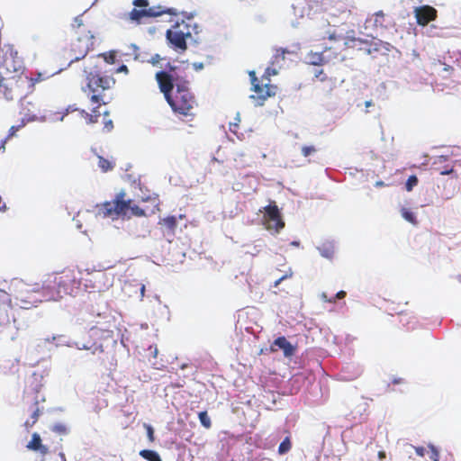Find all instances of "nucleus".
I'll return each instance as SVG.
<instances>
[{
  "mask_svg": "<svg viewBox=\"0 0 461 461\" xmlns=\"http://www.w3.org/2000/svg\"><path fill=\"white\" fill-rule=\"evenodd\" d=\"M52 430L59 435H66L68 433V429L66 425L62 423L55 424L52 427Z\"/></svg>",
  "mask_w": 461,
  "mask_h": 461,
  "instance_id": "nucleus-35",
  "label": "nucleus"
},
{
  "mask_svg": "<svg viewBox=\"0 0 461 461\" xmlns=\"http://www.w3.org/2000/svg\"><path fill=\"white\" fill-rule=\"evenodd\" d=\"M316 151H317V149L314 146H312V145L303 146L302 148V154L305 158L314 154Z\"/></svg>",
  "mask_w": 461,
  "mask_h": 461,
  "instance_id": "nucleus-34",
  "label": "nucleus"
},
{
  "mask_svg": "<svg viewBox=\"0 0 461 461\" xmlns=\"http://www.w3.org/2000/svg\"><path fill=\"white\" fill-rule=\"evenodd\" d=\"M144 17H149L148 16V12H147V8H142V9H137V8H133L130 13H129V19L136 23H140L141 20L144 18Z\"/></svg>",
  "mask_w": 461,
  "mask_h": 461,
  "instance_id": "nucleus-22",
  "label": "nucleus"
},
{
  "mask_svg": "<svg viewBox=\"0 0 461 461\" xmlns=\"http://www.w3.org/2000/svg\"><path fill=\"white\" fill-rule=\"evenodd\" d=\"M339 51H333L332 55L311 51L307 54V63L313 66H322L339 59Z\"/></svg>",
  "mask_w": 461,
  "mask_h": 461,
  "instance_id": "nucleus-14",
  "label": "nucleus"
},
{
  "mask_svg": "<svg viewBox=\"0 0 461 461\" xmlns=\"http://www.w3.org/2000/svg\"><path fill=\"white\" fill-rule=\"evenodd\" d=\"M364 105H365V107H366V108H368V107H370V106H373V105H374V103H373V101H372V100L366 101V102H364Z\"/></svg>",
  "mask_w": 461,
  "mask_h": 461,
  "instance_id": "nucleus-55",
  "label": "nucleus"
},
{
  "mask_svg": "<svg viewBox=\"0 0 461 461\" xmlns=\"http://www.w3.org/2000/svg\"><path fill=\"white\" fill-rule=\"evenodd\" d=\"M75 38L64 50V58L69 63L84 59L95 43V35L89 25L85 24L82 15L77 16L72 23Z\"/></svg>",
  "mask_w": 461,
  "mask_h": 461,
  "instance_id": "nucleus-2",
  "label": "nucleus"
},
{
  "mask_svg": "<svg viewBox=\"0 0 461 461\" xmlns=\"http://www.w3.org/2000/svg\"><path fill=\"white\" fill-rule=\"evenodd\" d=\"M51 277L50 283L58 286L63 295L71 294L79 285L77 273L73 268H65Z\"/></svg>",
  "mask_w": 461,
  "mask_h": 461,
  "instance_id": "nucleus-9",
  "label": "nucleus"
},
{
  "mask_svg": "<svg viewBox=\"0 0 461 461\" xmlns=\"http://www.w3.org/2000/svg\"><path fill=\"white\" fill-rule=\"evenodd\" d=\"M417 23L426 26L429 22L435 21L438 16L437 10L430 5H422L414 9Z\"/></svg>",
  "mask_w": 461,
  "mask_h": 461,
  "instance_id": "nucleus-13",
  "label": "nucleus"
},
{
  "mask_svg": "<svg viewBox=\"0 0 461 461\" xmlns=\"http://www.w3.org/2000/svg\"><path fill=\"white\" fill-rule=\"evenodd\" d=\"M103 57L104 59V60L109 63V64H113L115 63V59H116V55H115V52L113 51H111L109 53H104L103 54Z\"/></svg>",
  "mask_w": 461,
  "mask_h": 461,
  "instance_id": "nucleus-37",
  "label": "nucleus"
},
{
  "mask_svg": "<svg viewBox=\"0 0 461 461\" xmlns=\"http://www.w3.org/2000/svg\"><path fill=\"white\" fill-rule=\"evenodd\" d=\"M144 426H145V428L147 429V435H148L149 440L150 442H153L155 440L153 428L150 425H149V424H145Z\"/></svg>",
  "mask_w": 461,
  "mask_h": 461,
  "instance_id": "nucleus-40",
  "label": "nucleus"
},
{
  "mask_svg": "<svg viewBox=\"0 0 461 461\" xmlns=\"http://www.w3.org/2000/svg\"><path fill=\"white\" fill-rule=\"evenodd\" d=\"M123 292L129 297H136L142 300L145 294V285L137 280L125 282L123 285Z\"/></svg>",
  "mask_w": 461,
  "mask_h": 461,
  "instance_id": "nucleus-16",
  "label": "nucleus"
},
{
  "mask_svg": "<svg viewBox=\"0 0 461 461\" xmlns=\"http://www.w3.org/2000/svg\"><path fill=\"white\" fill-rule=\"evenodd\" d=\"M194 67L195 69H202V68H203V63H194Z\"/></svg>",
  "mask_w": 461,
  "mask_h": 461,
  "instance_id": "nucleus-57",
  "label": "nucleus"
},
{
  "mask_svg": "<svg viewBox=\"0 0 461 461\" xmlns=\"http://www.w3.org/2000/svg\"><path fill=\"white\" fill-rule=\"evenodd\" d=\"M292 447V443L289 437H286L279 445L278 447V453L280 455H284L290 451Z\"/></svg>",
  "mask_w": 461,
  "mask_h": 461,
  "instance_id": "nucleus-26",
  "label": "nucleus"
},
{
  "mask_svg": "<svg viewBox=\"0 0 461 461\" xmlns=\"http://www.w3.org/2000/svg\"><path fill=\"white\" fill-rule=\"evenodd\" d=\"M155 78L167 102L175 113L188 115L196 105L194 95L189 87V81L178 75L176 68L169 62L164 70L156 73Z\"/></svg>",
  "mask_w": 461,
  "mask_h": 461,
  "instance_id": "nucleus-1",
  "label": "nucleus"
},
{
  "mask_svg": "<svg viewBox=\"0 0 461 461\" xmlns=\"http://www.w3.org/2000/svg\"><path fill=\"white\" fill-rule=\"evenodd\" d=\"M25 124L24 121L23 120L22 122V124L18 125V126H12L10 129H9V133H8V136L7 138H11L13 136L15 135V133L19 131V129L21 127H23V125Z\"/></svg>",
  "mask_w": 461,
  "mask_h": 461,
  "instance_id": "nucleus-41",
  "label": "nucleus"
},
{
  "mask_svg": "<svg viewBox=\"0 0 461 461\" xmlns=\"http://www.w3.org/2000/svg\"><path fill=\"white\" fill-rule=\"evenodd\" d=\"M198 418H199V420L201 422V424L205 428V429H210L212 427V421H211V419L207 413L206 411H201L198 413Z\"/></svg>",
  "mask_w": 461,
  "mask_h": 461,
  "instance_id": "nucleus-25",
  "label": "nucleus"
},
{
  "mask_svg": "<svg viewBox=\"0 0 461 461\" xmlns=\"http://www.w3.org/2000/svg\"><path fill=\"white\" fill-rule=\"evenodd\" d=\"M293 245H298V242L294 241Z\"/></svg>",
  "mask_w": 461,
  "mask_h": 461,
  "instance_id": "nucleus-63",
  "label": "nucleus"
},
{
  "mask_svg": "<svg viewBox=\"0 0 461 461\" xmlns=\"http://www.w3.org/2000/svg\"><path fill=\"white\" fill-rule=\"evenodd\" d=\"M192 36L190 23L182 21L176 22L171 29L167 31L166 37L169 43L176 50L185 51L187 49L186 40Z\"/></svg>",
  "mask_w": 461,
  "mask_h": 461,
  "instance_id": "nucleus-7",
  "label": "nucleus"
},
{
  "mask_svg": "<svg viewBox=\"0 0 461 461\" xmlns=\"http://www.w3.org/2000/svg\"><path fill=\"white\" fill-rule=\"evenodd\" d=\"M404 383V379L403 378H394L393 379L392 381V384H403Z\"/></svg>",
  "mask_w": 461,
  "mask_h": 461,
  "instance_id": "nucleus-53",
  "label": "nucleus"
},
{
  "mask_svg": "<svg viewBox=\"0 0 461 461\" xmlns=\"http://www.w3.org/2000/svg\"><path fill=\"white\" fill-rule=\"evenodd\" d=\"M52 277L50 276L48 280L45 282L46 285H43L41 287L39 285H36L38 291V297L41 298V303L43 301H58L63 297V294H61V292H59L58 286L53 285V283H50Z\"/></svg>",
  "mask_w": 461,
  "mask_h": 461,
  "instance_id": "nucleus-12",
  "label": "nucleus"
},
{
  "mask_svg": "<svg viewBox=\"0 0 461 461\" xmlns=\"http://www.w3.org/2000/svg\"><path fill=\"white\" fill-rule=\"evenodd\" d=\"M97 119H98V117L90 116V117H88L87 123L90 124V123L97 122Z\"/></svg>",
  "mask_w": 461,
  "mask_h": 461,
  "instance_id": "nucleus-54",
  "label": "nucleus"
},
{
  "mask_svg": "<svg viewBox=\"0 0 461 461\" xmlns=\"http://www.w3.org/2000/svg\"><path fill=\"white\" fill-rule=\"evenodd\" d=\"M264 210L262 221L265 228L271 232L279 233L285 228V221L278 206L273 202L267 205Z\"/></svg>",
  "mask_w": 461,
  "mask_h": 461,
  "instance_id": "nucleus-10",
  "label": "nucleus"
},
{
  "mask_svg": "<svg viewBox=\"0 0 461 461\" xmlns=\"http://www.w3.org/2000/svg\"><path fill=\"white\" fill-rule=\"evenodd\" d=\"M8 296H13L15 303L23 309H30L41 303L38 297L37 286L26 284L21 279L14 278L8 287Z\"/></svg>",
  "mask_w": 461,
  "mask_h": 461,
  "instance_id": "nucleus-5",
  "label": "nucleus"
},
{
  "mask_svg": "<svg viewBox=\"0 0 461 461\" xmlns=\"http://www.w3.org/2000/svg\"><path fill=\"white\" fill-rule=\"evenodd\" d=\"M26 447L30 450L40 452L43 456L49 452V448L41 443V438L36 432L32 434V439Z\"/></svg>",
  "mask_w": 461,
  "mask_h": 461,
  "instance_id": "nucleus-18",
  "label": "nucleus"
},
{
  "mask_svg": "<svg viewBox=\"0 0 461 461\" xmlns=\"http://www.w3.org/2000/svg\"><path fill=\"white\" fill-rule=\"evenodd\" d=\"M240 122V117H235L234 122H230V131L237 135L238 138H240V134L241 135L242 132H240L239 131V123Z\"/></svg>",
  "mask_w": 461,
  "mask_h": 461,
  "instance_id": "nucleus-32",
  "label": "nucleus"
},
{
  "mask_svg": "<svg viewBox=\"0 0 461 461\" xmlns=\"http://www.w3.org/2000/svg\"><path fill=\"white\" fill-rule=\"evenodd\" d=\"M17 82L14 78H5L0 80V95H2L6 100H13L14 96H17L16 93Z\"/></svg>",
  "mask_w": 461,
  "mask_h": 461,
  "instance_id": "nucleus-17",
  "label": "nucleus"
},
{
  "mask_svg": "<svg viewBox=\"0 0 461 461\" xmlns=\"http://www.w3.org/2000/svg\"><path fill=\"white\" fill-rule=\"evenodd\" d=\"M184 217H185V215H183V214H180V215L178 216V218H179L180 220H182Z\"/></svg>",
  "mask_w": 461,
  "mask_h": 461,
  "instance_id": "nucleus-62",
  "label": "nucleus"
},
{
  "mask_svg": "<svg viewBox=\"0 0 461 461\" xmlns=\"http://www.w3.org/2000/svg\"><path fill=\"white\" fill-rule=\"evenodd\" d=\"M377 456H378L379 459H384V458H385L386 454L384 451H379Z\"/></svg>",
  "mask_w": 461,
  "mask_h": 461,
  "instance_id": "nucleus-56",
  "label": "nucleus"
},
{
  "mask_svg": "<svg viewBox=\"0 0 461 461\" xmlns=\"http://www.w3.org/2000/svg\"><path fill=\"white\" fill-rule=\"evenodd\" d=\"M7 303H0V326H6L10 323L8 310L11 308V299L7 298Z\"/></svg>",
  "mask_w": 461,
  "mask_h": 461,
  "instance_id": "nucleus-20",
  "label": "nucleus"
},
{
  "mask_svg": "<svg viewBox=\"0 0 461 461\" xmlns=\"http://www.w3.org/2000/svg\"><path fill=\"white\" fill-rule=\"evenodd\" d=\"M158 224L164 226L169 232L174 233L177 226V218L176 216H167L160 219Z\"/></svg>",
  "mask_w": 461,
  "mask_h": 461,
  "instance_id": "nucleus-21",
  "label": "nucleus"
},
{
  "mask_svg": "<svg viewBox=\"0 0 461 461\" xmlns=\"http://www.w3.org/2000/svg\"><path fill=\"white\" fill-rule=\"evenodd\" d=\"M329 39H330V40H337V39H338V37L333 33V34H330V35L329 36Z\"/></svg>",
  "mask_w": 461,
  "mask_h": 461,
  "instance_id": "nucleus-58",
  "label": "nucleus"
},
{
  "mask_svg": "<svg viewBox=\"0 0 461 461\" xmlns=\"http://www.w3.org/2000/svg\"><path fill=\"white\" fill-rule=\"evenodd\" d=\"M154 202H155V207L158 210V203L157 202V199H154Z\"/></svg>",
  "mask_w": 461,
  "mask_h": 461,
  "instance_id": "nucleus-60",
  "label": "nucleus"
},
{
  "mask_svg": "<svg viewBox=\"0 0 461 461\" xmlns=\"http://www.w3.org/2000/svg\"><path fill=\"white\" fill-rule=\"evenodd\" d=\"M98 166L104 172H107L113 168V164L103 157H99Z\"/></svg>",
  "mask_w": 461,
  "mask_h": 461,
  "instance_id": "nucleus-27",
  "label": "nucleus"
},
{
  "mask_svg": "<svg viewBox=\"0 0 461 461\" xmlns=\"http://www.w3.org/2000/svg\"><path fill=\"white\" fill-rule=\"evenodd\" d=\"M429 449H430V456L429 457L433 460V461H438V449L432 446V445H429Z\"/></svg>",
  "mask_w": 461,
  "mask_h": 461,
  "instance_id": "nucleus-39",
  "label": "nucleus"
},
{
  "mask_svg": "<svg viewBox=\"0 0 461 461\" xmlns=\"http://www.w3.org/2000/svg\"><path fill=\"white\" fill-rule=\"evenodd\" d=\"M106 275L104 272L97 271L92 274H87L85 278V286L89 289V292L101 293L108 289L109 284Z\"/></svg>",
  "mask_w": 461,
  "mask_h": 461,
  "instance_id": "nucleus-11",
  "label": "nucleus"
},
{
  "mask_svg": "<svg viewBox=\"0 0 461 461\" xmlns=\"http://www.w3.org/2000/svg\"><path fill=\"white\" fill-rule=\"evenodd\" d=\"M5 78H4V77H2L0 76V80H5Z\"/></svg>",
  "mask_w": 461,
  "mask_h": 461,
  "instance_id": "nucleus-64",
  "label": "nucleus"
},
{
  "mask_svg": "<svg viewBox=\"0 0 461 461\" xmlns=\"http://www.w3.org/2000/svg\"><path fill=\"white\" fill-rule=\"evenodd\" d=\"M374 26L382 27L384 23V14L382 11H378L373 15Z\"/></svg>",
  "mask_w": 461,
  "mask_h": 461,
  "instance_id": "nucleus-28",
  "label": "nucleus"
},
{
  "mask_svg": "<svg viewBox=\"0 0 461 461\" xmlns=\"http://www.w3.org/2000/svg\"><path fill=\"white\" fill-rule=\"evenodd\" d=\"M147 12H148L149 17H157V16L162 15L164 14H176V13L175 12L174 9L165 8L160 5L151 6L149 8H147Z\"/></svg>",
  "mask_w": 461,
  "mask_h": 461,
  "instance_id": "nucleus-19",
  "label": "nucleus"
},
{
  "mask_svg": "<svg viewBox=\"0 0 461 461\" xmlns=\"http://www.w3.org/2000/svg\"><path fill=\"white\" fill-rule=\"evenodd\" d=\"M78 112L81 115H90L88 113H86L85 110H80L79 108L76 107L75 104L69 105L66 110V115L71 113Z\"/></svg>",
  "mask_w": 461,
  "mask_h": 461,
  "instance_id": "nucleus-36",
  "label": "nucleus"
},
{
  "mask_svg": "<svg viewBox=\"0 0 461 461\" xmlns=\"http://www.w3.org/2000/svg\"><path fill=\"white\" fill-rule=\"evenodd\" d=\"M402 216L404 218V220L411 222V224L417 225V223H418L417 218H416L415 214L412 212H411L410 210H408L406 208H402Z\"/></svg>",
  "mask_w": 461,
  "mask_h": 461,
  "instance_id": "nucleus-24",
  "label": "nucleus"
},
{
  "mask_svg": "<svg viewBox=\"0 0 461 461\" xmlns=\"http://www.w3.org/2000/svg\"><path fill=\"white\" fill-rule=\"evenodd\" d=\"M40 413H41V411L36 406L35 409H33L32 413V417H31L32 420L31 421L30 420H26L25 421V425L29 426V427L33 426L37 422L38 418L40 416Z\"/></svg>",
  "mask_w": 461,
  "mask_h": 461,
  "instance_id": "nucleus-30",
  "label": "nucleus"
},
{
  "mask_svg": "<svg viewBox=\"0 0 461 461\" xmlns=\"http://www.w3.org/2000/svg\"><path fill=\"white\" fill-rule=\"evenodd\" d=\"M161 60H163V58H161L159 54H154L153 56H151L149 62L153 66H158Z\"/></svg>",
  "mask_w": 461,
  "mask_h": 461,
  "instance_id": "nucleus-42",
  "label": "nucleus"
},
{
  "mask_svg": "<svg viewBox=\"0 0 461 461\" xmlns=\"http://www.w3.org/2000/svg\"><path fill=\"white\" fill-rule=\"evenodd\" d=\"M286 53V50L280 48V49H277L276 50V53L275 55L273 56V60H272V64L274 63H278L280 61H284L285 60V55Z\"/></svg>",
  "mask_w": 461,
  "mask_h": 461,
  "instance_id": "nucleus-29",
  "label": "nucleus"
},
{
  "mask_svg": "<svg viewBox=\"0 0 461 461\" xmlns=\"http://www.w3.org/2000/svg\"><path fill=\"white\" fill-rule=\"evenodd\" d=\"M314 77L317 79V80H320L321 82H324L326 80H328V77L327 75L324 73L323 69H319V70H316L315 73H314Z\"/></svg>",
  "mask_w": 461,
  "mask_h": 461,
  "instance_id": "nucleus-38",
  "label": "nucleus"
},
{
  "mask_svg": "<svg viewBox=\"0 0 461 461\" xmlns=\"http://www.w3.org/2000/svg\"><path fill=\"white\" fill-rule=\"evenodd\" d=\"M291 276H292V272H290L289 274L284 275L283 276L278 278L276 281H275L274 286L275 287L278 286L283 280L286 279L287 277H291Z\"/></svg>",
  "mask_w": 461,
  "mask_h": 461,
  "instance_id": "nucleus-44",
  "label": "nucleus"
},
{
  "mask_svg": "<svg viewBox=\"0 0 461 461\" xmlns=\"http://www.w3.org/2000/svg\"><path fill=\"white\" fill-rule=\"evenodd\" d=\"M345 296H346V292L339 291L336 294V295L333 298H335V301H336L337 299H343Z\"/></svg>",
  "mask_w": 461,
  "mask_h": 461,
  "instance_id": "nucleus-50",
  "label": "nucleus"
},
{
  "mask_svg": "<svg viewBox=\"0 0 461 461\" xmlns=\"http://www.w3.org/2000/svg\"><path fill=\"white\" fill-rule=\"evenodd\" d=\"M277 75V70L276 68H267L266 70H265V73L263 74V76L261 77L263 82L264 81H268L270 82V77L271 76H276Z\"/></svg>",
  "mask_w": 461,
  "mask_h": 461,
  "instance_id": "nucleus-33",
  "label": "nucleus"
},
{
  "mask_svg": "<svg viewBox=\"0 0 461 461\" xmlns=\"http://www.w3.org/2000/svg\"><path fill=\"white\" fill-rule=\"evenodd\" d=\"M104 128H106L107 131H110L113 128V122L111 120L104 122Z\"/></svg>",
  "mask_w": 461,
  "mask_h": 461,
  "instance_id": "nucleus-52",
  "label": "nucleus"
},
{
  "mask_svg": "<svg viewBox=\"0 0 461 461\" xmlns=\"http://www.w3.org/2000/svg\"><path fill=\"white\" fill-rule=\"evenodd\" d=\"M413 448L419 456H424L425 448L423 447H413Z\"/></svg>",
  "mask_w": 461,
  "mask_h": 461,
  "instance_id": "nucleus-45",
  "label": "nucleus"
},
{
  "mask_svg": "<svg viewBox=\"0 0 461 461\" xmlns=\"http://www.w3.org/2000/svg\"><path fill=\"white\" fill-rule=\"evenodd\" d=\"M344 46L347 49L357 50L365 54L370 55L375 52H388L391 49V44L382 41L381 40L372 38L362 39L355 36V32L350 31L344 37Z\"/></svg>",
  "mask_w": 461,
  "mask_h": 461,
  "instance_id": "nucleus-6",
  "label": "nucleus"
},
{
  "mask_svg": "<svg viewBox=\"0 0 461 461\" xmlns=\"http://www.w3.org/2000/svg\"><path fill=\"white\" fill-rule=\"evenodd\" d=\"M98 213L104 218L117 220L119 218H131L147 216L144 209L132 203L125 190L116 193L111 201H106L98 205Z\"/></svg>",
  "mask_w": 461,
  "mask_h": 461,
  "instance_id": "nucleus-3",
  "label": "nucleus"
},
{
  "mask_svg": "<svg viewBox=\"0 0 461 461\" xmlns=\"http://www.w3.org/2000/svg\"><path fill=\"white\" fill-rule=\"evenodd\" d=\"M392 310L394 311V312L398 315H401V314H407L408 313V311L407 310H402V309H398V308H393Z\"/></svg>",
  "mask_w": 461,
  "mask_h": 461,
  "instance_id": "nucleus-51",
  "label": "nucleus"
},
{
  "mask_svg": "<svg viewBox=\"0 0 461 461\" xmlns=\"http://www.w3.org/2000/svg\"><path fill=\"white\" fill-rule=\"evenodd\" d=\"M333 51H339L337 49H333L332 47L325 48L321 53H324L325 55H332Z\"/></svg>",
  "mask_w": 461,
  "mask_h": 461,
  "instance_id": "nucleus-48",
  "label": "nucleus"
},
{
  "mask_svg": "<svg viewBox=\"0 0 461 461\" xmlns=\"http://www.w3.org/2000/svg\"><path fill=\"white\" fill-rule=\"evenodd\" d=\"M140 456L149 461H162L159 455L156 451L150 449L140 450Z\"/></svg>",
  "mask_w": 461,
  "mask_h": 461,
  "instance_id": "nucleus-23",
  "label": "nucleus"
},
{
  "mask_svg": "<svg viewBox=\"0 0 461 461\" xmlns=\"http://www.w3.org/2000/svg\"><path fill=\"white\" fill-rule=\"evenodd\" d=\"M115 73H129L128 67L126 65H121L116 70Z\"/></svg>",
  "mask_w": 461,
  "mask_h": 461,
  "instance_id": "nucleus-47",
  "label": "nucleus"
},
{
  "mask_svg": "<svg viewBox=\"0 0 461 461\" xmlns=\"http://www.w3.org/2000/svg\"><path fill=\"white\" fill-rule=\"evenodd\" d=\"M33 119H34V117H28L27 122H32V121H33Z\"/></svg>",
  "mask_w": 461,
  "mask_h": 461,
  "instance_id": "nucleus-61",
  "label": "nucleus"
},
{
  "mask_svg": "<svg viewBox=\"0 0 461 461\" xmlns=\"http://www.w3.org/2000/svg\"><path fill=\"white\" fill-rule=\"evenodd\" d=\"M278 348L283 350L284 356L285 357H291L294 356L296 349V348L292 345L284 336L276 339L271 344L269 349L271 352H276Z\"/></svg>",
  "mask_w": 461,
  "mask_h": 461,
  "instance_id": "nucleus-15",
  "label": "nucleus"
},
{
  "mask_svg": "<svg viewBox=\"0 0 461 461\" xmlns=\"http://www.w3.org/2000/svg\"><path fill=\"white\" fill-rule=\"evenodd\" d=\"M115 79L112 76L102 75L96 71H91L86 76V87L92 93L90 101L92 104H95L92 108L94 115H109L110 111H100L101 105H106L111 102L113 97L106 98L104 91L110 90L115 86Z\"/></svg>",
  "mask_w": 461,
  "mask_h": 461,
  "instance_id": "nucleus-4",
  "label": "nucleus"
},
{
  "mask_svg": "<svg viewBox=\"0 0 461 461\" xmlns=\"http://www.w3.org/2000/svg\"><path fill=\"white\" fill-rule=\"evenodd\" d=\"M451 172H453V169L446 170V171L442 172L441 174L442 175H447V174H450Z\"/></svg>",
  "mask_w": 461,
  "mask_h": 461,
  "instance_id": "nucleus-59",
  "label": "nucleus"
},
{
  "mask_svg": "<svg viewBox=\"0 0 461 461\" xmlns=\"http://www.w3.org/2000/svg\"><path fill=\"white\" fill-rule=\"evenodd\" d=\"M133 5L136 6V7H143V8H147L148 5H149V2L148 0H134L133 1Z\"/></svg>",
  "mask_w": 461,
  "mask_h": 461,
  "instance_id": "nucleus-43",
  "label": "nucleus"
},
{
  "mask_svg": "<svg viewBox=\"0 0 461 461\" xmlns=\"http://www.w3.org/2000/svg\"><path fill=\"white\" fill-rule=\"evenodd\" d=\"M418 184V178L416 176H410L406 181L405 188L408 192H411L415 185Z\"/></svg>",
  "mask_w": 461,
  "mask_h": 461,
  "instance_id": "nucleus-31",
  "label": "nucleus"
},
{
  "mask_svg": "<svg viewBox=\"0 0 461 461\" xmlns=\"http://www.w3.org/2000/svg\"><path fill=\"white\" fill-rule=\"evenodd\" d=\"M249 77L254 92L250 98L255 101L256 105L262 106L267 98L276 95L277 86L268 81L263 82L262 78L258 80L254 71L249 72Z\"/></svg>",
  "mask_w": 461,
  "mask_h": 461,
  "instance_id": "nucleus-8",
  "label": "nucleus"
},
{
  "mask_svg": "<svg viewBox=\"0 0 461 461\" xmlns=\"http://www.w3.org/2000/svg\"><path fill=\"white\" fill-rule=\"evenodd\" d=\"M321 298L324 302L330 303H335V298H332V297L329 298L325 293H322L321 294Z\"/></svg>",
  "mask_w": 461,
  "mask_h": 461,
  "instance_id": "nucleus-46",
  "label": "nucleus"
},
{
  "mask_svg": "<svg viewBox=\"0 0 461 461\" xmlns=\"http://www.w3.org/2000/svg\"><path fill=\"white\" fill-rule=\"evenodd\" d=\"M149 350L150 351V354H151L154 357H157V355H158V348H157V346H156V345H155V346H149Z\"/></svg>",
  "mask_w": 461,
  "mask_h": 461,
  "instance_id": "nucleus-49",
  "label": "nucleus"
}]
</instances>
